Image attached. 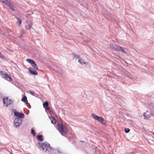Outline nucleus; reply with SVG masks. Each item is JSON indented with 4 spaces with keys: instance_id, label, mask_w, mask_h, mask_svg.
I'll use <instances>...</instances> for the list:
<instances>
[{
    "instance_id": "nucleus-1",
    "label": "nucleus",
    "mask_w": 154,
    "mask_h": 154,
    "mask_svg": "<svg viewBox=\"0 0 154 154\" xmlns=\"http://www.w3.org/2000/svg\"><path fill=\"white\" fill-rule=\"evenodd\" d=\"M38 144L39 145V148H42L43 151L47 152L48 153H52L56 151L55 149L51 147L50 144L47 142L44 143L38 142Z\"/></svg>"
},
{
    "instance_id": "nucleus-2",
    "label": "nucleus",
    "mask_w": 154,
    "mask_h": 154,
    "mask_svg": "<svg viewBox=\"0 0 154 154\" xmlns=\"http://www.w3.org/2000/svg\"><path fill=\"white\" fill-rule=\"evenodd\" d=\"M110 45L111 48L115 51L122 52V53H128V50L126 48H125V50H124V49H123L121 47L113 43H111Z\"/></svg>"
},
{
    "instance_id": "nucleus-3",
    "label": "nucleus",
    "mask_w": 154,
    "mask_h": 154,
    "mask_svg": "<svg viewBox=\"0 0 154 154\" xmlns=\"http://www.w3.org/2000/svg\"><path fill=\"white\" fill-rule=\"evenodd\" d=\"M91 116L94 119L99 121L103 125H106V122L103 118L98 116L94 113L92 114Z\"/></svg>"
},
{
    "instance_id": "nucleus-4",
    "label": "nucleus",
    "mask_w": 154,
    "mask_h": 154,
    "mask_svg": "<svg viewBox=\"0 0 154 154\" xmlns=\"http://www.w3.org/2000/svg\"><path fill=\"white\" fill-rule=\"evenodd\" d=\"M0 75L2 78L8 81L11 82L13 80L12 78L9 76L5 71H1L0 72Z\"/></svg>"
},
{
    "instance_id": "nucleus-5",
    "label": "nucleus",
    "mask_w": 154,
    "mask_h": 154,
    "mask_svg": "<svg viewBox=\"0 0 154 154\" xmlns=\"http://www.w3.org/2000/svg\"><path fill=\"white\" fill-rule=\"evenodd\" d=\"M57 128L59 131L62 135H64L66 134V128L63 125L58 124Z\"/></svg>"
},
{
    "instance_id": "nucleus-6",
    "label": "nucleus",
    "mask_w": 154,
    "mask_h": 154,
    "mask_svg": "<svg viewBox=\"0 0 154 154\" xmlns=\"http://www.w3.org/2000/svg\"><path fill=\"white\" fill-rule=\"evenodd\" d=\"M22 121V119H15L14 120V127L17 128H19L20 126V125L21 124Z\"/></svg>"
},
{
    "instance_id": "nucleus-7",
    "label": "nucleus",
    "mask_w": 154,
    "mask_h": 154,
    "mask_svg": "<svg viewBox=\"0 0 154 154\" xmlns=\"http://www.w3.org/2000/svg\"><path fill=\"white\" fill-rule=\"evenodd\" d=\"M26 61L36 69H38V67L35 62L32 60L29 59H26Z\"/></svg>"
},
{
    "instance_id": "nucleus-8",
    "label": "nucleus",
    "mask_w": 154,
    "mask_h": 154,
    "mask_svg": "<svg viewBox=\"0 0 154 154\" xmlns=\"http://www.w3.org/2000/svg\"><path fill=\"white\" fill-rule=\"evenodd\" d=\"M3 103L6 106H8L9 105L12 103L13 102L11 100L7 98H3Z\"/></svg>"
},
{
    "instance_id": "nucleus-9",
    "label": "nucleus",
    "mask_w": 154,
    "mask_h": 154,
    "mask_svg": "<svg viewBox=\"0 0 154 154\" xmlns=\"http://www.w3.org/2000/svg\"><path fill=\"white\" fill-rule=\"evenodd\" d=\"M14 115L18 117L17 118L22 119V118L25 115L24 114L17 112L16 111V110L15 109H14Z\"/></svg>"
},
{
    "instance_id": "nucleus-10",
    "label": "nucleus",
    "mask_w": 154,
    "mask_h": 154,
    "mask_svg": "<svg viewBox=\"0 0 154 154\" xmlns=\"http://www.w3.org/2000/svg\"><path fill=\"white\" fill-rule=\"evenodd\" d=\"M0 1L3 2L6 5H8V6L10 7L12 11H14L12 5L10 3V2L7 1V0H0Z\"/></svg>"
},
{
    "instance_id": "nucleus-11",
    "label": "nucleus",
    "mask_w": 154,
    "mask_h": 154,
    "mask_svg": "<svg viewBox=\"0 0 154 154\" xmlns=\"http://www.w3.org/2000/svg\"><path fill=\"white\" fill-rule=\"evenodd\" d=\"M28 70L31 74L32 75H36L38 74V73L37 71L32 67L29 68Z\"/></svg>"
},
{
    "instance_id": "nucleus-12",
    "label": "nucleus",
    "mask_w": 154,
    "mask_h": 154,
    "mask_svg": "<svg viewBox=\"0 0 154 154\" xmlns=\"http://www.w3.org/2000/svg\"><path fill=\"white\" fill-rule=\"evenodd\" d=\"M78 62L81 65L85 64L87 65L88 63L87 62H86L84 60L81 58H79V59L78 60Z\"/></svg>"
},
{
    "instance_id": "nucleus-13",
    "label": "nucleus",
    "mask_w": 154,
    "mask_h": 154,
    "mask_svg": "<svg viewBox=\"0 0 154 154\" xmlns=\"http://www.w3.org/2000/svg\"><path fill=\"white\" fill-rule=\"evenodd\" d=\"M143 116H144V119H147L151 117L150 114H148L146 115L145 112H144L143 113Z\"/></svg>"
},
{
    "instance_id": "nucleus-14",
    "label": "nucleus",
    "mask_w": 154,
    "mask_h": 154,
    "mask_svg": "<svg viewBox=\"0 0 154 154\" xmlns=\"http://www.w3.org/2000/svg\"><path fill=\"white\" fill-rule=\"evenodd\" d=\"M43 136L42 134L39 135L37 136V139L40 141H43Z\"/></svg>"
},
{
    "instance_id": "nucleus-15",
    "label": "nucleus",
    "mask_w": 154,
    "mask_h": 154,
    "mask_svg": "<svg viewBox=\"0 0 154 154\" xmlns=\"http://www.w3.org/2000/svg\"><path fill=\"white\" fill-rule=\"evenodd\" d=\"M21 101L24 102L26 103H28V100H27V98L26 96H24L23 98L21 99Z\"/></svg>"
},
{
    "instance_id": "nucleus-16",
    "label": "nucleus",
    "mask_w": 154,
    "mask_h": 154,
    "mask_svg": "<svg viewBox=\"0 0 154 154\" xmlns=\"http://www.w3.org/2000/svg\"><path fill=\"white\" fill-rule=\"evenodd\" d=\"M72 55H74V58H75L76 60L78 59V60L79 59V58H80L81 57H80V56L78 54H76L75 53H73Z\"/></svg>"
},
{
    "instance_id": "nucleus-17",
    "label": "nucleus",
    "mask_w": 154,
    "mask_h": 154,
    "mask_svg": "<svg viewBox=\"0 0 154 154\" xmlns=\"http://www.w3.org/2000/svg\"><path fill=\"white\" fill-rule=\"evenodd\" d=\"M51 123L53 124H55L56 123V119L53 117H51L50 119Z\"/></svg>"
},
{
    "instance_id": "nucleus-18",
    "label": "nucleus",
    "mask_w": 154,
    "mask_h": 154,
    "mask_svg": "<svg viewBox=\"0 0 154 154\" xmlns=\"http://www.w3.org/2000/svg\"><path fill=\"white\" fill-rule=\"evenodd\" d=\"M49 103L47 101H46L43 103V106L44 108L48 106Z\"/></svg>"
},
{
    "instance_id": "nucleus-19",
    "label": "nucleus",
    "mask_w": 154,
    "mask_h": 154,
    "mask_svg": "<svg viewBox=\"0 0 154 154\" xmlns=\"http://www.w3.org/2000/svg\"><path fill=\"white\" fill-rule=\"evenodd\" d=\"M27 93L30 94L31 95L34 96L35 95V93L33 92L30 90H29L27 91Z\"/></svg>"
},
{
    "instance_id": "nucleus-20",
    "label": "nucleus",
    "mask_w": 154,
    "mask_h": 154,
    "mask_svg": "<svg viewBox=\"0 0 154 154\" xmlns=\"http://www.w3.org/2000/svg\"><path fill=\"white\" fill-rule=\"evenodd\" d=\"M35 130L34 129L32 128V129L31 133L34 136H36V133L35 132Z\"/></svg>"
},
{
    "instance_id": "nucleus-21",
    "label": "nucleus",
    "mask_w": 154,
    "mask_h": 154,
    "mask_svg": "<svg viewBox=\"0 0 154 154\" xmlns=\"http://www.w3.org/2000/svg\"><path fill=\"white\" fill-rule=\"evenodd\" d=\"M130 131V130L128 128H125V133H128Z\"/></svg>"
},
{
    "instance_id": "nucleus-22",
    "label": "nucleus",
    "mask_w": 154,
    "mask_h": 154,
    "mask_svg": "<svg viewBox=\"0 0 154 154\" xmlns=\"http://www.w3.org/2000/svg\"><path fill=\"white\" fill-rule=\"evenodd\" d=\"M17 19L18 22L19 23V25H20L22 21L19 18H17Z\"/></svg>"
},
{
    "instance_id": "nucleus-23",
    "label": "nucleus",
    "mask_w": 154,
    "mask_h": 154,
    "mask_svg": "<svg viewBox=\"0 0 154 154\" xmlns=\"http://www.w3.org/2000/svg\"><path fill=\"white\" fill-rule=\"evenodd\" d=\"M26 27L27 29H31V26L29 25H26Z\"/></svg>"
},
{
    "instance_id": "nucleus-24",
    "label": "nucleus",
    "mask_w": 154,
    "mask_h": 154,
    "mask_svg": "<svg viewBox=\"0 0 154 154\" xmlns=\"http://www.w3.org/2000/svg\"><path fill=\"white\" fill-rule=\"evenodd\" d=\"M150 105L154 109V103H151L150 104Z\"/></svg>"
},
{
    "instance_id": "nucleus-25",
    "label": "nucleus",
    "mask_w": 154,
    "mask_h": 154,
    "mask_svg": "<svg viewBox=\"0 0 154 154\" xmlns=\"http://www.w3.org/2000/svg\"><path fill=\"white\" fill-rule=\"evenodd\" d=\"M45 108L46 110H49L50 109L49 107H48V106L47 107H45Z\"/></svg>"
},
{
    "instance_id": "nucleus-26",
    "label": "nucleus",
    "mask_w": 154,
    "mask_h": 154,
    "mask_svg": "<svg viewBox=\"0 0 154 154\" xmlns=\"http://www.w3.org/2000/svg\"><path fill=\"white\" fill-rule=\"evenodd\" d=\"M20 32L21 34H23L24 33V31L23 29H22L21 30Z\"/></svg>"
},
{
    "instance_id": "nucleus-27",
    "label": "nucleus",
    "mask_w": 154,
    "mask_h": 154,
    "mask_svg": "<svg viewBox=\"0 0 154 154\" xmlns=\"http://www.w3.org/2000/svg\"><path fill=\"white\" fill-rule=\"evenodd\" d=\"M57 151L58 152L61 153V152H60V151L59 149H57Z\"/></svg>"
},
{
    "instance_id": "nucleus-28",
    "label": "nucleus",
    "mask_w": 154,
    "mask_h": 154,
    "mask_svg": "<svg viewBox=\"0 0 154 154\" xmlns=\"http://www.w3.org/2000/svg\"><path fill=\"white\" fill-rule=\"evenodd\" d=\"M2 53L0 52V57H2Z\"/></svg>"
},
{
    "instance_id": "nucleus-29",
    "label": "nucleus",
    "mask_w": 154,
    "mask_h": 154,
    "mask_svg": "<svg viewBox=\"0 0 154 154\" xmlns=\"http://www.w3.org/2000/svg\"><path fill=\"white\" fill-rule=\"evenodd\" d=\"M57 69H59V70L60 72H61V70L60 69H59V68H57Z\"/></svg>"
},
{
    "instance_id": "nucleus-30",
    "label": "nucleus",
    "mask_w": 154,
    "mask_h": 154,
    "mask_svg": "<svg viewBox=\"0 0 154 154\" xmlns=\"http://www.w3.org/2000/svg\"><path fill=\"white\" fill-rule=\"evenodd\" d=\"M9 51H11L13 52V51H12V50H9Z\"/></svg>"
},
{
    "instance_id": "nucleus-31",
    "label": "nucleus",
    "mask_w": 154,
    "mask_h": 154,
    "mask_svg": "<svg viewBox=\"0 0 154 154\" xmlns=\"http://www.w3.org/2000/svg\"><path fill=\"white\" fill-rule=\"evenodd\" d=\"M59 72L60 73V72Z\"/></svg>"
},
{
    "instance_id": "nucleus-32",
    "label": "nucleus",
    "mask_w": 154,
    "mask_h": 154,
    "mask_svg": "<svg viewBox=\"0 0 154 154\" xmlns=\"http://www.w3.org/2000/svg\"><path fill=\"white\" fill-rule=\"evenodd\" d=\"M153 135H154V133H153Z\"/></svg>"
}]
</instances>
